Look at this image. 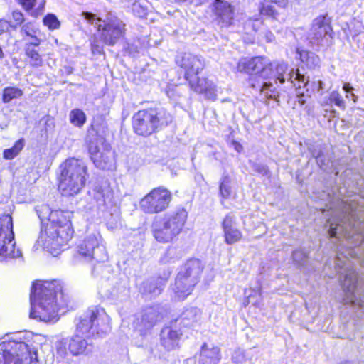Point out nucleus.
<instances>
[{
	"mask_svg": "<svg viewBox=\"0 0 364 364\" xmlns=\"http://www.w3.org/2000/svg\"><path fill=\"white\" fill-rule=\"evenodd\" d=\"M30 318L43 322L58 320V311L65 301L60 281H36L33 283L31 295Z\"/></svg>",
	"mask_w": 364,
	"mask_h": 364,
	"instance_id": "f257e3e1",
	"label": "nucleus"
},
{
	"mask_svg": "<svg viewBox=\"0 0 364 364\" xmlns=\"http://www.w3.org/2000/svg\"><path fill=\"white\" fill-rule=\"evenodd\" d=\"M36 211L42 224L48 220L37 240L39 245L49 251H55L71 239L73 233L70 221L72 213L51 210L46 204L36 206Z\"/></svg>",
	"mask_w": 364,
	"mask_h": 364,
	"instance_id": "f03ea898",
	"label": "nucleus"
},
{
	"mask_svg": "<svg viewBox=\"0 0 364 364\" xmlns=\"http://www.w3.org/2000/svg\"><path fill=\"white\" fill-rule=\"evenodd\" d=\"M60 176L58 188L63 196H73L78 194L85 186L87 176L85 163L76 158L65 160L60 166Z\"/></svg>",
	"mask_w": 364,
	"mask_h": 364,
	"instance_id": "7ed1b4c3",
	"label": "nucleus"
},
{
	"mask_svg": "<svg viewBox=\"0 0 364 364\" xmlns=\"http://www.w3.org/2000/svg\"><path fill=\"white\" fill-rule=\"evenodd\" d=\"M172 120L173 116L165 108H149L134 114L132 127L136 134L148 136L167 127Z\"/></svg>",
	"mask_w": 364,
	"mask_h": 364,
	"instance_id": "20e7f679",
	"label": "nucleus"
},
{
	"mask_svg": "<svg viewBox=\"0 0 364 364\" xmlns=\"http://www.w3.org/2000/svg\"><path fill=\"white\" fill-rule=\"evenodd\" d=\"M187 218L188 212L181 208L166 213L153 223L154 238L161 243L173 242L182 232Z\"/></svg>",
	"mask_w": 364,
	"mask_h": 364,
	"instance_id": "39448f33",
	"label": "nucleus"
},
{
	"mask_svg": "<svg viewBox=\"0 0 364 364\" xmlns=\"http://www.w3.org/2000/svg\"><path fill=\"white\" fill-rule=\"evenodd\" d=\"M110 318L105 309L100 306H92L79 318L76 331L85 337L97 335L102 336L109 332Z\"/></svg>",
	"mask_w": 364,
	"mask_h": 364,
	"instance_id": "423d86ee",
	"label": "nucleus"
},
{
	"mask_svg": "<svg viewBox=\"0 0 364 364\" xmlns=\"http://www.w3.org/2000/svg\"><path fill=\"white\" fill-rule=\"evenodd\" d=\"M82 16L89 23L97 26L100 40L107 46L115 45L125 33V24L111 14H107L105 19L90 12H83Z\"/></svg>",
	"mask_w": 364,
	"mask_h": 364,
	"instance_id": "0eeeda50",
	"label": "nucleus"
},
{
	"mask_svg": "<svg viewBox=\"0 0 364 364\" xmlns=\"http://www.w3.org/2000/svg\"><path fill=\"white\" fill-rule=\"evenodd\" d=\"M88 151L93 163L100 169L109 170L114 165V153L105 139L91 128L86 137Z\"/></svg>",
	"mask_w": 364,
	"mask_h": 364,
	"instance_id": "6e6552de",
	"label": "nucleus"
},
{
	"mask_svg": "<svg viewBox=\"0 0 364 364\" xmlns=\"http://www.w3.org/2000/svg\"><path fill=\"white\" fill-rule=\"evenodd\" d=\"M0 364H39V360L25 342L5 340L0 343Z\"/></svg>",
	"mask_w": 364,
	"mask_h": 364,
	"instance_id": "1a4fd4ad",
	"label": "nucleus"
},
{
	"mask_svg": "<svg viewBox=\"0 0 364 364\" xmlns=\"http://www.w3.org/2000/svg\"><path fill=\"white\" fill-rule=\"evenodd\" d=\"M15 245L12 218L4 215L0 218V262L22 257L21 250H16Z\"/></svg>",
	"mask_w": 364,
	"mask_h": 364,
	"instance_id": "9d476101",
	"label": "nucleus"
},
{
	"mask_svg": "<svg viewBox=\"0 0 364 364\" xmlns=\"http://www.w3.org/2000/svg\"><path fill=\"white\" fill-rule=\"evenodd\" d=\"M172 200V193L164 186L152 189L140 201V208L146 213L154 214L166 210Z\"/></svg>",
	"mask_w": 364,
	"mask_h": 364,
	"instance_id": "9b49d317",
	"label": "nucleus"
},
{
	"mask_svg": "<svg viewBox=\"0 0 364 364\" xmlns=\"http://www.w3.org/2000/svg\"><path fill=\"white\" fill-rule=\"evenodd\" d=\"M272 64L269 60L262 56H256L252 58L241 59L237 63V70L246 73L253 77V82L267 80L269 75H272Z\"/></svg>",
	"mask_w": 364,
	"mask_h": 364,
	"instance_id": "f8f14e48",
	"label": "nucleus"
},
{
	"mask_svg": "<svg viewBox=\"0 0 364 364\" xmlns=\"http://www.w3.org/2000/svg\"><path fill=\"white\" fill-rule=\"evenodd\" d=\"M78 256L86 262H103L107 255L101 237L95 234L87 236L77 246Z\"/></svg>",
	"mask_w": 364,
	"mask_h": 364,
	"instance_id": "ddd939ff",
	"label": "nucleus"
},
{
	"mask_svg": "<svg viewBox=\"0 0 364 364\" xmlns=\"http://www.w3.org/2000/svg\"><path fill=\"white\" fill-rule=\"evenodd\" d=\"M332 29L325 16L315 18L308 33V39L313 46L323 47L328 45Z\"/></svg>",
	"mask_w": 364,
	"mask_h": 364,
	"instance_id": "4468645a",
	"label": "nucleus"
},
{
	"mask_svg": "<svg viewBox=\"0 0 364 364\" xmlns=\"http://www.w3.org/2000/svg\"><path fill=\"white\" fill-rule=\"evenodd\" d=\"M288 70L287 64L285 63H278L275 68V75L273 77V81L275 84L277 83V80L280 84H283L285 80L290 82L295 88L305 87L309 85V79L306 78L304 75L301 74L299 70L294 73L293 70H291L287 73Z\"/></svg>",
	"mask_w": 364,
	"mask_h": 364,
	"instance_id": "2eb2a0df",
	"label": "nucleus"
},
{
	"mask_svg": "<svg viewBox=\"0 0 364 364\" xmlns=\"http://www.w3.org/2000/svg\"><path fill=\"white\" fill-rule=\"evenodd\" d=\"M162 319L159 306H149L143 309L140 317L136 318L134 323V328L141 335L144 336L151 330L155 324Z\"/></svg>",
	"mask_w": 364,
	"mask_h": 364,
	"instance_id": "dca6fc26",
	"label": "nucleus"
},
{
	"mask_svg": "<svg viewBox=\"0 0 364 364\" xmlns=\"http://www.w3.org/2000/svg\"><path fill=\"white\" fill-rule=\"evenodd\" d=\"M176 63L185 70L186 80L198 75L205 67L204 60L200 56L188 53L178 55Z\"/></svg>",
	"mask_w": 364,
	"mask_h": 364,
	"instance_id": "f3484780",
	"label": "nucleus"
},
{
	"mask_svg": "<svg viewBox=\"0 0 364 364\" xmlns=\"http://www.w3.org/2000/svg\"><path fill=\"white\" fill-rule=\"evenodd\" d=\"M357 280L358 274L353 269H348L345 271L344 278L343 280H341L343 290L345 293L343 303L345 304L358 305L363 307V301L358 300L355 296Z\"/></svg>",
	"mask_w": 364,
	"mask_h": 364,
	"instance_id": "a211bd4d",
	"label": "nucleus"
},
{
	"mask_svg": "<svg viewBox=\"0 0 364 364\" xmlns=\"http://www.w3.org/2000/svg\"><path fill=\"white\" fill-rule=\"evenodd\" d=\"M213 13L218 25L221 27H229L233 23L234 8L228 1L215 0Z\"/></svg>",
	"mask_w": 364,
	"mask_h": 364,
	"instance_id": "6ab92c4d",
	"label": "nucleus"
},
{
	"mask_svg": "<svg viewBox=\"0 0 364 364\" xmlns=\"http://www.w3.org/2000/svg\"><path fill=\"white\" fill-rule=\"evenodd\" d=\"M197 284L191 282L188 277L177 274L175 282L171 286L172 297L178 301L185 300L192 294Z\"/></svg>",
	"mask_w": 364,
	"mask_h": 364,
	"instance_id": "aec40b11",
	"label": "nucleus"
},
{
	"mask_svg": "<svg viewBox=\"0 0 364 364\" xmlns=\"http://www.w3.org/2000/svg\"><path fill=\"white\" fill-rule=\"evenodd\" d=\"M186 80L188 81L191 89L194 92L203 94L208 100H215L216 99V87L212 81L205 77L199 78L197 75Z\"/></svg>",
	"mask_w": 364,
	"mask_h": 364,
	"instance_id": "412c9836",
	"label": "nucleus"
},
{
	"mask_svg": "<svg viewBox=\"0 0 364 364\" xmlns=\"http://www.w3.org/2000/svg\"><path fill=\"white\" fill-rule=\"evenodd\" d=\"M222 228L224 234L225 242L228 245H233L241 240L242 232L236 227L235 217L227 215L223 220Z\"/></svg>",
	"mask_w": 364,
	"mask_h": 364,
	"instance_id": "4be33fe9",
	"label": "nucleus"
},
{
	"mask_svg": "<svg viewBox=\"0 0 364 364\" xmlns=\"http://www.w3.org/2000/svg\"><path fill=\"white\" fill-rule=\"evenodd\" d=\"M171 273V271L168 269L164 274L163 277L144 281L140 287L141 292L144 294L150 295L151 296H158L164 288Z\"/></svg>",
	"mask_w": 364,
	"mask_h": 364,
	"instance_id": "5701e85b",
	"label": "nucleus"
},
{
	"mask_svg": "<svg viewBox=\"0 0 364 364\" xmlns=\"http://www.w3.org/2000/svg\"><path fill=\"white\" fill-rule=\"evenodd\" d=\"M204 266L202 262L198 259H188L181 268L178 274L188 277L191 282L198 283Z\"/></svg>",
	"mask_w": 364,
	"mask_h": 364,
	"instance_id": "b1692460",
	"label": "nucleus"
},
{
	"mask_svg": "<svg viewBox=\"0 0 364 364\" xmlns=\"http://www.w3.org/2000/svg\"><path fill=\"white\" fill-rule=\"evenodd\" d=\"M271 75H269L267 80H263L262 78L261 80H258L257 82H254L253 77H251L248 82L251 87L259 90L267 98L278 101L279 92L272 82L273 79Z\"/></svg>",
	"mask_w": 364,
	"mask_h": 364,
	"instance_id": "393cba45",
	"label": "nucleus"
},
{
	"mask_svg": "<svg viewBox=\"0 0 364 364\" xmlns=\"http://www.w3.org/2000/svg\"><path fill=\"white\" fill-rule=\"evenodd\" d=\"M80 333L77 331V333L70 339L68 343V348L73 355L86 354L90 350L88 341Z\"/></svg>",
	"mask_w": 364,
	"mask_h": 364,
	"instance_id": "a878e982",
	"label": "nucleus"
},
{
	"mask_svg": "<svg viewBox=\"0 0 364 364\" xmlns=\"http://www.w3.org/2000/svg\"><path fill=\"white\" fill-rule=\"evenodd\" d=\"M180 339V334L170 327H165L161 331V344L167 350H175Z\"/></svg>",
	"mask_w": 364,
	"mask_h": 364,
	"instance_id": "bb28decb",
	"label": "nucleus"
},
{
	"mask_svg": "<svg viewBox=\"0 0 364 364\" xmlns=\"http://www.w3.org/2000/svg\"><path fill=\"white\" fill-rule=\"evenodd\" d=\"M220 359V350L218 347H209L206 343L202 346L200 364H218Z\"/></svg>",
	"mask_w": 364,
	"mask_h": 364,
	"instance_id": "cd10ccee",
	"label": "nucleus"
},
{
	"mask_svg": "<svg viewBox=\"0 0 364 364\" xmlns=\"http://www.w3.org/2000/svg\"><path fill=\"white\" fill-rule=\"evenodd\" d=\"M183 256L182 250L176 246H169L160 258L163 264H173L178 261Z\"/></svg>",
	"mask_w": 364,
	"mask_h": 364,
	"instance_id": "c85d7f7f",
	"label": "nucleus"
},
{
	"mask_svg": "<svg viewBox=\"0 0 364 364\" xmlns=\"http://www.w3.org/2000/svg\"><path fill=\"white\" fill-rule=\"evenodd\" d=\"M25 55L27 57L28 63L32 68H40L43 65V60L37 49L24 48Z\"/></svg>",
	"mask_w": 364,
	"mask_h": 364,
	"instance_id": "c756f323",
	"label": "nucleus"
},
{
	"mask_svg": "<svg viewBox=\"0 0 364 364\" xmlns=\"http://www.w3.org/2000/svg\"><path fill=\"white\" fill-rule=\"evenodd\" d=\"M70 122L77 127H82L86 122V115L80 109H73L69 114Z\"/></svg>",
	"mask_w": 364,
	"mask_h": 364,
	"instance_id": "7c9ffc66",
	"label": "nucleus"
},
{
	"mask_svg": "<svg viewBox=\"0 0 364 364\" xmlns=\"http://www.w3.org/2000/svg\"><path fill=\"white\" fill-rule=\"evenodd\" d=\"M24 146L23 139H20L16 141L14 145L9 149H6L4 151L3 156L5 159L9 160L15 158Z\"/></svg>",
	"mask_w": 364,
	"mask_h": 364,
	"instance_id": "2f4dec72",
	"label": "nucleus"
},
{
	"mask_svg": "<svg viewBox=\"0 0 364 364\" xmlns=\"http://www.w3.org/2000/svg\"><path fill=\"white\" fill-rule=\"evenodd\" d=\"M23 95V91L17 87H7L4 89L2 100L4 103H8L13 99L18 98Z\"/></svg>",
	"mask_w": 364,
	"mask_h": 364,
	"instance_id": "473e14b6",
	"label": "nucleus"
},
{
	"mask_svg": "<svg viewBox=\"0 0 364 364\" xmlns=\"http://www.w3.org/2000/svg\"><path fill=\"white\" fill-rule=\"evenodd\" d=\"M200 316V310L196 307L186 309L181 314L183 321H188L191 323L196 322Z\"/></svg>",
	"mask_w": 364,
	"mask_h": 364,
	"instance_id": "72a5a7b5",
	"label": "nucleus"
},
{
	"mask_svg": "<svg viewBox=\"0 0 364 364\" xmlns=\"http://www.w3.org/2000/svg\"><path fill=\"white\" fill-rule=\"evenodd\" d=\"M329 223L328 233L331 237H339L344 230L343 220H340L338 222H331V220H328Z\"/></svg>",
	"mask_w": 364,
	"mask_h": 364,
	"instance_id": "f704fd0d",
	"label": "nucleus"
},
{
	"mask_svg": "<svg viewBox=\"0 0 364 364\" xmlns=\"http://www.w3.org/2000/svg\"><path fill=\"white\" fill-rule=\"evenodd\" d=\"M230 183L231 180L228 175L222 177L220 183V193L223 198H228L231 195Z\"/></svg>",
	"mask_w": 364,
	"mask_h": 364,
	"instance_id": "c9c22d12",
	"label": "nucleus"
},
{
	"mask_svg": "<svg viewBox=\"0 0 364 364\" xmlns=\"http://www.w3.org/2000/svg\"><path fill=\"white\" fill-rule=\"evenodd\" d=\"M44 25L48 26L50 30H55L60 28V23L55 15L49 14L43 18Z\"/></svg>",
	"mask_w": 364,
	"mask_h": 364,
	"instance_id": "e433bc0d",
	"label": "nucleus"
},
{
	"mask_svg": "<svg viewBox=\"0 0 364 364\" xmlns=\"http://www.w3.org/2000/svg\"><path fill=\"white\" fill-rule=\"evenodd\" d=\"M259 13L260 15L266 16L267 17H269L272 18H277L278 13L274 9V6L269 4H262L259 7Z\"/></svg>",
	"mask_w": 364,
	"mask_h": 364,
	"instance_id": "4c0bfd02",
	"label": "nucleus"
},
{
	"mask_svg": "<svg viewBox=\"0 0 364 364\" xmlns=\"http://www.w3.org/2000/svg\"><path fill=\"white\" fill-rule=\"evenodd\" d=\"M292 259L297 265L303 266L307 259V255L302 250H296L292 253Z\"/></svg>",
	"mask_w": 364,
	"mask_h": 364,
	"instance_id": "58836bf2",
	"label": "nucleus"
},
{
	"mask_svg": "<svg viewBox=\"0 0 364 364\" xmlns=\"http://www.w3.org/2000/svg\"><path fill=\"white\" fill-rule=\"evenodd\" d=\"M329 100L331 102L334 103L339 108L344 109L346 108V103L343 97L337 92L333 91L329 95Z\"/></svg>",
	"mask_w": 364,
	"mask_h": 364,
	"instance_id": "ea45409f",
	"label": "nucleus"
},
{
	"mask_svg": "<svg viewBox=\"0 0 364 364\" xmlns=\"http://www.w3.org/2000/svg\"><path fill=\"white\" fill-rule=\"evenodd\" d=\"M262 26V22L259 20V18H250L248 20L246 21L245 23V28L247 30H249V28H252L254 31H258Z\"/></svg>",
	"mask_w": 364,
	"mask_h": 364,
	"instance_id": "a19ab883",
	"label": "nucleus"
},
{
	"mask_svg": "<svg viewBox=\"0 0 364 364\" xmlns=\"http://www.w3.org/2000/svg\"><path fill=\"white\" fill-rule=\"evenodd\" d=\"M247 360L245 352L241 349H237L232 355V361L236 364H242Z\"/></svg>",
	"mask_w": 364,
	"mask_h": 364,
	"instance_id": "79ce46f5",
	"label": "nucleus"
},
{
	"mask_svg": "<svg viewBox=\"0 0 364 364\" xmlns=\"http://www.w3.org/2000/svg\"><path fill=\"white\" fill-rule=\"evenodd\" d=\"M343 90L346 92V97L352 100L353 102H356L358 97L353 92L354 88L349 84L345 83L343 86Z\"/></svg>",
	"mask_w": 364,
	"mask_h": 364,
	"instance_id": "37998d69",
	"label": "nucleus"
},
{
	"mask_svg": "<svg viewBox=\"0 0 364 364\" xmlns=\"http://www.w3.org/2000/svg\"><path fill=\"white\" fill-rule=\"evenodd\" d=\"M12 18L14 20V25L11 24V26L14 28H16V26H20L24 21L23 14L18 11H13Z\"/></svg>",
	"mask_w": 364,
	"mask_h": 364,
	"instance_id": "c03bdc74",
	"label": "nucleus"
},
{
	"mask_svg": "<svg viewBox=\"0 0 364 364\" xmlns=\"http://www.w3.org/2000/svg\"><path fill=\"white\" fill-rule=\"evenodd\" d=\"M21 32L27 36H33V34L36 33V30L33 23H27L22 26Z\"/></svg>",
	"mask_w": 364,
	"mask_h": 364,
	"instance_id": "a18cd8bd",
	"label": "nucleus"
},
{
	"mask_svg": "<svg viewBox=\"0 0 364 364\" xmlns=\"http://www.w3.org/2000/svg\"><path fill=\"white\" fill-rule=\"evenodd\" d=\"M319 63V58L315 53L311 52L310 56L308 58L307 62L306 63V65L309 68H314L318 65Z\"/></svg>",
	"mask_w": 364,
	"mask_h": 364,
	"instance_id": "49530a36",
	"label": "nucleus"
},
{
	"mask_svg": "<svg viewBox=\"0 0 364 364\" xmlns=\"http://www.w3.org/2000/svg\"><path fill=\"white\" fill-rule=\"evenodd\" d=\"M31 38V41L26 43L24 46V48H33L36 49V48L40 45L41 43V39L37 38L36 36V34H33V36H29Z\"/></svg>",
	"mask_w": 364,
	"mask_h": 364,
	"instance_id": "de8ad7c7",
	"label": "nucleus"
},
{
	"mask_svg": "<svg viewBox=\"0 0 364 364\" xmlns=\"http://www.w3.org/2000/svg\"><path fill=\"white\" fill-rule=\"evenodd\" d=\"M253 169L262 176H267L269 173L267 166L261 164H255L253 165Z\"/></svg>",
	"mask_w": 364,
	"mask_h": 364,
	"instance_id": "09e8293b",
	"label": "nucleus"
},
{
	"mask_svg": "<svg viewBox=\"0 0 364 364\" xmlns=\"http://www.w3.org/2000/svg\"><path fill=\"white\" fill-rule=\"evenodd\" d=\"M311 53V52H309L307 50H299L298 48L297 51H296V55H297L296 57H299V59L301 60V61L306 64Z\"/></svg>",
	"mask_w": 364,
	"mask_h": 364,
	"instance_id": "8fccbe9b",
	"label": "nucleus"
},
{
	"mask_svg": "<svg viewBox=\"0 0 364 364\" xmlns=\"http://www.w3.org/2000/svg\"><path fill=\"white\" fill-rule=\"evenodd\" d=\"M127 291H128L127 287L124 284H123L120 285L116 291L115 289H113L112 294L114 296L119 298L122 296L127 295Z\"/></svg>",
	"mask_w": 364,
	"mask_h": 364,
	"instance_id": "3c124183",
	"label": "nucleus"
},
{
	"mask_svg": "<svg viewBox=\"0 0 364 364\" xmlns=\"http://www.w3.org/2000/svg\"><path fill=\"white\" fill-rule=\"evenodd\" d=\"M297 90V97H298V102L301 105H304L306 100V97H309L310 95L307 94L305 95L303 92H300L299 90L301 88H296Z\"/></svg>",
	"mask_w": 364,
	"mask_h": 364,
	"instance_id": "603ef678",
	"label": "nucleus"
},
{
	"mask_svg": "<svg viewBox=\"0 0 364 364\" xmlns=\"http://www.w3.org/2000/svg\"><path fill=\"white\" fill-rule=\"evenodd\" d=\"M36 0H20V4L27 11L31 10L35 3Z\"/></svg>",
	"mask_w": 364,
	"mask_h": 364,
	"instance_id": "864d4df0",
	"label": "nucleus"
},
{
	"mask_svg": "<svg viewBox=\"0 0 364 364\" xmlns=\"http://www.w3.org/2000/svg\"><path fill=\"white\" fill-rule=\"evenodd\" d=\"M313 90H316L318 92L322 91L323 90V82L318 80L317 81H314L312 82Z\"/></svg>",
	"mask_w": 364,
	"mask_h": 364,
	"instance_id": "5fc2aeb1",
	"label": "nucleus"
},
{
	"mask_svg": "<svg viewBox=\"0 0 364 364\" xmlns=\"http://www.w3.org/2000/svg\"><path fill=\"white\" fill-rule=\"evenodd\" d=\"M9 26H11V25L9 24V23L8 21L1 20L0 21V33L8 31Z\"/></svg>",
	"mask_w": 364,
	"mask_h": 364,
	"instance_id": "6e6d98bb",
	"label": "nucleus"
},
{
	"mask_svg": "<svg viewBox=\"0 0 364 364\" xmlns=\"http://www.w3.org/2000/svg\"><path fill=\"white\" fill-rule=\"evenodd\" d=\"M247 304H252L253 305H255L256 306H259L260 304L259 301H258V300L254 301V296L252 294H250L247 296Z\"/></svg>",
	"mask_w": 364,
	"mask_h": 364,
	"instance_id": "4d7b16f0",
	"label": "nucleus"
},
{
	"mask_svg": "<svg viewBox=\"0 0 364 364\" xmlns=\"http://www.w3.org/2000/svg\"><path fill=\"white\" fill-rule=\"evenodd\" d=\"M314 156L316 157V161L318 163V164H319V166L322 168H325L323 166L324 165V163H323V154H318L317 155H314Z\"/></svg>",
	"mask_w": 364,
	"mask_h": 364,
	"instance_id": "13d9d810",
	"label": "nucleus"
},
{
	"mask_svg": "<svg viewBox=\"0 0 364 364\" xmlns=\"http://www.w3.org/2000/svg\"><path fill=\"white\" fill-rule=\"evenodd\" d=\"M264 36L266 38V41L268 43L272 42L274 38L273 33L269 31H266V32L264 33Z\"/></svg>",
	"mask_w": 364,
	"mask_h": 364,
	"instance_id": "bf43d9fd",
	"label": "nucleus"
},
{
	"mask_svg": "<svg viewBox=\"0 0 364 364\" xmlns=\"http://www.w3.org/2000/svg\"><path fill=\"white\" fill-rule=\"evenodd\" d=\"M95 191L97 192V193H99L100 195H101V196L102 198H104L105 196V190H103L102 189L101 187H96L95 188Z\"/></svg>",
	"mask_w": 364,
	"mask_h": 364,
	"instance_id": "052dcab7",
	"label": "nucleus"
},
{
	"mask_svg": "<svg viewBox=\"0 0 364 364\" xmlns=\"http://www.w3.org/2000/svg\"><path fill=\"white\" fill-rule=\"evenodd\" d=\"M235 149L237 152H240L242 146L239 143H235Z\"/></svg>",
	"mask_w": 364,
	"mask_h": 364,
	"instance_id": "680f3d73",
	"label": "nucleus"
},
{
	"mask_svg": "<svg viewBox=\"0 0 364 364\" xmlns=\"http://www.w3.org/2000/svg\"><path fill=\"white\" fill-rule=\"evenodd\" d=\"M177 1L179 2L188 3V4H194L195 3V0H177Z\"/></svg>",
	"mask_w": 364,
	"mask_h": 364,
	"instance_id": "e2e57ef3",
	"label": "nucleus"
},
{
	"mask_svg": "<svg viewBox=\"0 0 364 364\" xmlns=\"http://www.w3.org/2000/svg\"><path fill=\"white\" fill-rule=\"evenodd\" d=\"M254 292H255V295H258V297L261 300V291L260 290H258L257 291H254Z\"/></svg>",
	"mask_w": 364,
	"mask_h": 364,
	"instance_id": "0e129e2a",
	"label": "nucleus"
},
{
	"mask_svg": "<svg viewBox=\"0 0 364 364\" xmlns=\"http://www.w3.org/2000/svg\"><path fill=\"white\" fill-rule=\"evenodd\" d=\"M139 6L136 4H134V6H133V10L135 11L136 9Z\"/></svg>",
	"mask_w": 364,
	"mask_h": 364,
	"instance_id": "69168bd1",
	"label": "nucleus"
},
{
	"mask_svg": "<svg viewBox=\"0 0 364 364\" xmlns=\"http://www.w3.org/2000/svg\"><path fill=\"white\" fill-rule=\"evenodd\" d=\"M95 47H97V46H95V44H92V48L94 49Z\"/></svg>",
	"mask_w": 364,
	"mask_h": 364,
	"instance_id": "338daca9",
	"label": "nucleus"
}]
</instances>
